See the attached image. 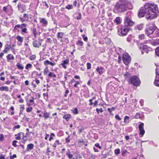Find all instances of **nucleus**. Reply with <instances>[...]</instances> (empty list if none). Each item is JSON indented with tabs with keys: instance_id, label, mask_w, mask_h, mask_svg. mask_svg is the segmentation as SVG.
<instances>
[{
	"instance_id": "obj_1",
	"label": "nucleus",
	"mask_w": 159,
	"mask_h": 159,
	"mask_svg": "<svg viewBox=\"0 0 159 159\" xmlns=\"http://www.w3.org/2000/svg\"><path fill=\"white\" fill-rule=\"evenodd\" d=\"M157 5L154 3H146L144 7H142L139 10L138 16L141 18L146 14L147 19H152L157 17V13L158 12Z\"/></svg>"
},
{
	"instance_id": "obj_2",
	"label": "nucleus",
	"mask_w": 159,
	"mask_h": 159,
	"mask_svg": "<svg viewBox=\"0 0 159 159\" xmlns=\"http://www.w3.org/2000/svg\"><path fill=\"white\" fill-rule=\"evenodd\" d=\"M132 8V4L127 0H119L116 2L114 10L116 12H122Z\"/></svg>"
},
{
	"instance_id": "obj_3",
	"label": "nucleus",
	"mask_w": 159,
	"mask_h": 159,
	"mask_svg": "<svg viewBox=\"0 0 159 159\" xmlns=\"http://www.w3.org/2000/svg\"><path fill=\"white\" fill-rule=\"evenodd\" d=\"M130 13L129 12H127L125 17L124 24L126 26H132L134 24V22L131 19V16H129Z\"/></svg>"
},
{
	"instance_id": "obj_4",
	"label": "nucleus",
	"mask_w": 159,
	"mask_h": 159,
	"mask_svg": "<svg viewBox=\"0 0 159 159\" xmlns=\"http://www.w3.org/2000/svg\"><path fill=\"white\" fill-rule=\"evenodd\" d=\"M130 81L131 84L136 86H139L141 83L139 79L136 76L131 77Z\"/></svg>"
},
{
	"instance_id": "obj_5",
	"label": "nucleus",
	"mask_w": 159,
	"mask_h": 159,
	"mask_svg": "<svg viewBox=\"0 0 159 159\" xmlns=\"http://www.w3.org/2000/svg\"><path fill=\"white\" fill-rule=\"evenodd\" d=\"M129 29L128 27H122L118 29V34L121 36H124L127 35Z\"/></svg>"
},
{
	"instance_id": "obj_6",
	"label": "nucleus",
	"mask_w": 159,
	"mask_h": 159,
	"mask_svg": "<svg viewBox=\"0 0 159 159\" xmlns=\"http://www.w3.org/2000/svg\"><path fill=\"white\" fill-rule=\"evenodd\" d=\"M123 60L125 65H128L131 62V58L128 53H125L123 54Z\"/></svg>"
},
{
	"instance_id": "obj_7",
	"label": "nucleus",
	"mask_w": 159,
	"mask_h": 159,
	"mask_svg": "<svg viewBox=\"0 0 159 159\" xmlns=\"http://www.w3.org/2000/svg\"><path fill=\"white\" fill-rule=\"evenodd\" d=\"M154 26L153 25H151L147 27L145 30L146 34L148 36L152 34L154 31Z\"/></svg>"
},
{
	"instance_id": "obj_8",
	"label": "nucleus",
	"mask_w": 159,
	"mask_h": 159,
	"mask_svg": "<svg viewBox=\"0 0 159 159\" xmlns=\"http://www.w3.org/2000/svg\"><path fill=\"white\" fill-rule=\"evenodd\" d=\"M144 124L141 123L139 125V127L140 132V134L143 136L145 133V131L143 128Z\"/></svg>"
},
{
	"instance_id": "obj_9",
	"label": "nucleus",
	"mask_w": 159,
	"mask_h": 159,
	"mask_svg": "<svg viewBox=\"0 0 159 159\" xmlns=\"http://www.w3.org/2000/svg\"><path fill=\"white\" fill-rule=\"evenodd\" d=\"M33 46L37 48H39V47L41 45V43L39 41L35 40L33 42Z\"/></svg>"
},
{
	"instance_id": "obj_10",
	"label": "nucleus",
	"mask_w": 159,
	"mask_h": 159,
	"mask_svg": "<svg viewBox=\"0 0 159 159\" xmlns=\"http://www.w3.org/2000/svg\"><path fill=\"white\" fill-rule=\"evenodd\" d=\"M140 49L143 50L144 52L147 53H148L149 52L148 49V46L145 45H141L139 47Z\"/></svg>"
},
{
	"instance_id": "obj_11",
	"label": "nucleus",
	"mask_w": 159,
	"mask_h": 159,
	"mask_svg": "<svg viewBox=\"0 0 159 159\" xmlns=\"http://www.w3.org/2000/svg\"><path fill=\"white\" fill-rule=\"evenodd\" d=\"M122 18L120 17H117L114 20V23H116V25L120 24L122 22Z\"/></svg>"
},
{
	"instance_id": "obj_12",
	"label": "nucleus",
	"mask_w": 159,
	"mask_h": 159,
	"mask_svg": "<svg viewBox=\"0 0 159 159\" xmlns=\"http://www.w3.org/2000/svg\"><path fill=\"white\" fill-rule=\"evenodd\" d=\"M69 63V60L68 59H66V60L63 61L62 63L61 64V65L62 66V67L65 69L67 68L66 66V64H68Z\"/></svg>"
},
{
	"instance_id": "obj_13",
	"label": "nucleus",
	"mask_w": 159,
	"mask_h": 159,
	"mask_svg": "<svg viewBox=\"0 0 159 159\" xmlns=\"http://www.w3.org/2000/svg\"><path fill=\"white\" fill-rule=\"evenodd\" d=\"M10 48H12L10 45L6 44L5 46V49L3 51V52L4 53H7Z\"/></svg>"
},
{
	"instance_id": "obj_14",
	"label": "nucleus",
	"mask_w": 159,
	"mask_h": 159,
	"mask_svg": "<svg viewBox=\"0 0 159 159\" xmlns=\"http://www.w3.org/2000/svg\"><path fill=\"white\" fill-rule=\"evenodd\" d=\"M34 145L32 143H30L27 145L26 150L28 151H30V150L33 149Z\"/></svg>"
},
{
	"instance_id": "obj_15",
	"label": "nucleus",
	"mask_w": 159,
	"mask_h": 159,
	"mask_svg": "<svg viewBox=\"0 0 159 159\" xmlns=\"http://www.w3.org/2000/svg\"><path fill=\"white\" fill-rule=\"evenodd\" d=\"M17 7L19 10L21 12H23L24 11V7L21 3H19L17 6Z\"/></svg>"
},
{
	"instance_id": "obj_16",
	"label": "nucleus",
	"mask_w": 159,
	"mask_h": 159,
	"mask_svg": "<svg viewBox=\"0 0 159 159\" xmlns=\"http://www.w3.org/2000/svg\"><path fill=\"white\" fill-rule=\"evenodd\" d=\"M103 68L101 67H98L96 69L97 71L100 75H102L103 72Z\"/></svg>"
},
{
	"instance_id": "obj_17",
	"label": "nucleus",
	"mask_w": 159,
	"mask_h": 159,
	"mask_svg": "<svg viewBox=\"0 0 159 159\" xmlns=\"http://www.w3.org/2000/svg\"><path fill=\"white\" fill-rule=\"evenodd\" d=\"M40 22L45 26H46L48 23L47 21L44 18H40Z\"/></svg>"
},
{
	"instance_id": "obj_18",
	"label": "nucleus",
	"mask_w": 159,
	"mask_h": 159,
	"mask_svg": "<svg viewBox=\"0 0 159 159\" xmlns=\"http://www.w3.org/2000/svg\"><path fill=\"white\" fill-rule=\"evenodd\" d=\"M43 116L44 117V119L45 120L49 118L50 116V113H48L46 111L43 112Z\"/></svg>"
},
{
	"instance_id": "obj_19",
	"label": "nucleus",
	"mask_w": 159,
	"mask_h": 159,
	"mask_svg": "<svg viewBox=\"0 0 159 159\" xmlns=\"http://www.w3.org/2000/svg\"><path fill=\"white\" fill-rule=\"evenodd\" d=\"M44 63L45 65L46 64H48L52 66H54L56 65V63H52V62H50L48 60H47L44 61Z\"/></svg>"
},
{
	"instance_id": "obj_20",
	"label": "nucleus",
	"mask_w": 159,
	"mask_h": 159,
	"mask_svg": "<svg viewBox=\"0 0 159 159\" xmlns=\"http://www.w3.org/2000/svg\"><path fill=\"white\" fill-rule=\"evenodd\" d=\"M154 84L156 86L159 87V76H156Z\"/></svg>"
},
{
	"instance_id": "obj_21",
	"label": "nucleus",
	"mask_w": 159,
	"mask_h": 159,
	"mask_svg": "<svg viewBox=\"0 0 159 159\" xmlns=\"http://www.w3.org/2000/svg\"><path fill=\"white\" fill-rule=\"evenodd\" d=\"M126 79H129L130 80L131 77V75L128 72H126L125 74L124 75Z\"/></svg>"
},
{
	"instance_id": "obj_22",
	"label": "nucleus",
	"mask_w": 159,
	"mask_h": 159,
	"mask_svg": "<svg viewBox=\"0 0 159 159\" xmlns=\"http://www.w3.org/2000/svg\"><path fill=\"white\" fill-rule=\"evenodd\" d=\"M64 35V34L62 32H58L57 35V37L58 39L60 38L61 39V40H62L63 36Z\"/></svg>"
},
{
	"instance_id": "obj_23",
	"label": "nucleus",
	"mask_w": 159,
	"mask_h": 159,
	"mask_svg": "<svg viewBox=\"0 0 159 159\" xmlns=\"http://www.w3.org/2000/svg\"><path fill=\"white\" fill-rule=\"evenodd\" d=\"M22 134L23 136H24V134L22 133H19L18 135L16 134L15 136H16V139L17 140H20L21 139L20 135Z\"/></svg>"
},
{
	"instance_id": "obj_24",
	"label": "nucleus",
	"mask_w": 159,
	"mask_h": 159,
	"mask_svg": "<svg viewBox=\"0 0 159 159\" xmlns=\"http://www.w3.org/2000/svg\"><path fill=\"white\" fill-rule=\"evenodd\" d=\"M0 90L1 91H5L7 92L9 90V88L7 86H2L0 87Z\"/></svg>"
},
{
	"instance_id": "obj_25",
	"label": "nucleus",
	"mask_w": 159,
	"mask_h": 159,
	"mask_svg": "<svg viewBox=\"0 0 159 159\" xmlns=\"http://www.w3.org/2000/svg\"><path fill=\"white\" fill-rule=\"evenodd\" d=\"M7 58L8 61L9 60H13L14 59V57L11 54H9L8 55L7 57Z\"/></svg>"
},
{
	"instance_id": "obj_26",
	"label": "nucleus",
	"mask_w": 159,
	"mask_h": 159,
	"mask_svg": "<svg viewBox=\"0 0 159 159\" xmlns=\"http://www.w3.org/2000/svg\"><path fill=\"white\" fill-rule=\"evenodd\" d=\"M27 25L26 24L23 23L21 25L18 24L17 25V26H18V28H20L21 29H23L24 27H26Z\"/></svg>"
},
{
	"instance_id": "obj_27",
	"label": "nucleus",
	"mask_w": 159,
	"mask_h": 159,
	"mask_svg": "<svg viewBox=\"0 0 159 159\" xmlns=\"http://www.w3.org/2000/svg\"><path fill=\"white\" fill-rule=\"evenodd\" d=\"M16 38L19 42H20L21 43H22L23 41V38L21 37L19 35H18Z\"/></svg>"
},
{
	"instance_id": "obj_28",
	"label": "nucleus",
	"mask_w": 159,
	"mask_h": 159,
	"mask_svg": "<svg viewBox=\"0 0 159 159\" xmlns=\"http://www.w3.org/2000/svg\"><path fill=\"white\" fill-rule=\"evenodd\" d=\"M16 66L17 68L19 70H22L24 69V67L22 66L21 64L19 62L17 63Z\"/></svg>"
},
{
	"instance_id": "obj_29",
	"label": "nucleus",
	"mask_w": 159,
	"mask_h": 159,
	"mask_svg": "<svg viewBox=\"0 0 159 159\" xmlns=\"http://www.w3.org/2000/svg\"><path fill=\"white\" fill-rule=\"evenodd\" d=\"M70 117L71 116L70 114H67L64 115L63 116V118L64 119H65L67 121H68Z\"/></svg>"
},
{
	"instance_id": "obj_30",
	"label": "nucleus",
	"mask_w": 159,
	"mask_h": 159,
	"mask_svg": "<svg viewBox=\"0 0 159 159\" xmlns=\"http://www.w3.org/2000/svg\"><path fill=\"white\" fill-rule=\"evenodd\" d=\"M76 44L79 46H82L83 45V42L81 40H78L76 42Z\"/></svg>"
},
{
	"instance_id": "obj_31",
	"label": "nucleus",
	"mask_w": 159,
	"mask_h": 159,
	"mask_svg": "<svg viewBox=\"0 0 159 159\" xmlns=\"http://www.w3.org/2000/svg\"><path fill=\"white\" fill-rule=\"evenodd\" d=\"M66 155L68 156V157L70 159H75L73 157V156L72 154L70 153L69 152L66 153Z\"/></svg>"
},
{
	"instance_id": "obj_32",
	"label": "nucleus",
	"mask_w": 159,
	"mask_h": 159,
	"mask_svg": "<svg viewBox=\"0 0 159 159\" xmlns=\"http://www.w3.org/2000/svg\"><path fill=\"white\" fill-rule=\"evenodd\" d=\"M33 33L34 34V37L36 38V35L37 34V33L36 31V29L35 28H34L33 29Z\"/></svg>"
},
{
	"instance_id": "obj_33",
	"label": "nucleus",
	"mask_w": 159,
	"mask_h": 159,
	"mask_svg": "<svg viewBox=\"0 0 159 159\" xmlns=\"http://www.w3.org/2000/svg\"><path fill=\"white\" fill-rule=\"evenodd\" d=\"M136 28L138 30H141L143 28V25H138L136 26Z\"/></svg>"
},
{
	"instance_id": "obj_34",
	"label": "nucleus",
	"mask_w": 159,
	"mask_h": 159,
	"mask_svg": "<svg viewBox=\"0 0 159 159\" xmlns=\"http://www.w3.org/2000/svg\"><path fill=\"white\" fill-rule=\"evenodd\" d=\"M156 55L159 57V46L156 48L155 50Z\"/></svg>"
},
{
	"instance_id": "obj_35",
	"label": "nucleus",
	"mask_w": 159,
	"mask_h": 159,
	"mask_svg": "<svg viewBox=\"0 0 159 159\" xmlns=\"http://www.w3.org/2000/svg\"><path fill=\"white\" fill-rule=\"evenodd\" d=\"M32 67V65L31 64H28L25 66V68L28 70L29 68H31Z\"/></svg>"
},
{
	"instance_id": "obj_36",
	"label": "nucleus",
	"mask_w": 159,
	"mask_h": 159,
	"mask_svg": "<svg viewBox=\"0 0 159 159\" xmlns=\"http://www.w3.org/2000/svg\"><path fill=\"white\" fill-rule=\"evenodd\" d=\"M120 150L119 148H117L115 150L114 152L115 154L118 155L120 153Z\"/></svg>"
},
{
	"instance_id": "obj_37",
	"label": "nucleus",
	"mask_w": 159,
	"mask_h": 159,
	"mask_svg": "<svg viewBox=\"0 0 159 159\" xmlns=\"http://www.w3.org/2000/svg\"><path fill=\"white\" fill-rule=\"evenodd\" d=\"M49 77H56V75L53 72H50L48 74Z\"/></svg>"
},
{
	"instance_id": "obj_38",
	"label": "nucleus",
	"mask_w": 159,
	"mask_h": 159,
	"mask_svg": "<svg viewBox=\"0 0 159 159\" xmlns=\"http://www.w3.org/2000/svg\"><path fill=\"white\" fill-rule=\"evenodd\" d=\"M49 70L48 69V67H47L44 70V75H47L49 72Z\"/></svg>"
},
{
	"instance_id": "obj_39",
	"label": "nucleus",
	"mask_w": 159,
	"mask_h": 159,
	"mask_svg": "<svg viewBox=\"0 0 159 159\" xmlns=\"http://www.w3.org/2000/svg\"><path fill=\"white\" fill-rule=\"evenodd\" d=\"M96 111L97 112L98 114H99V112H100V113H102L103 112V110L102 108H101L100 109L97 108L96 109Z\"/></svg>"
},
{
	"instance_id": "obj_40",
	"label": "nucleus",
	"mask_w": 159,
	"mask_h": 159,
	"mask_svg": "<svg viewBox=\"0 0 159 159\" xmlns=\"http://www.w3.org/2000/svg\"><path fill=\"white\" fill-rule=\"evenodd\" d=\"M36 56L35 55H33L31 56L30 57V59L31 60H34L36 58Z\"/></svg>"
},
{
	"instance_id": "obj_41",
	"label": "nucleus",
	"mask_w": 159,
	"mask_h": 159,
	"mask_svg": "<svg viewBox=\"0 0 159 159\" xmlns=\"http://www.w3.org/2000/svg\"><path fill=\"white\" fill-rule=\"evenodd\" d=\"M115 110V108L114 107H112L111 108H108L107 109V111L109 112L110 113H111L112 111Z\"/></svg>"
},
{
	"instance_id": "obj_42",
	"label": "nucleus",
	"mask_w": 159,
	"mask_h": 159,
	"mask_svg": "<svg viewBox=\"0 0 159 159\" xmlns=\"http://www.w3.org/2000/svg\"><path fill=\"white\" fill-rule=\"evenodd\" d=\"M55 136V134L54 133H52L50 135V138L49 139V140L50 141H51V140H52L53 139V137Z\"/></svg>"
},
{
	"instance_id": "obj_43",
	"label": "nucleus",
	"mask_w": 159,
	"mask_h": 159,
	"mask_svg": "<svg viewBox=\"0 0 159 159\" xmlns=\"http://www.w3.org/2000/svg\"><path fill=\"white\" fill-rule=\"evenodd\" d=\"M73 7L72 5H68L66 7V8L68 10H70L72 9Z\"/></svg>"
},
{
	"instance_id": "obj_44",
	"label": "nucleus",
	"mask_w": 159,
	"mask_h": 159,
	"mask_svg": "<svg viewBox=\"0 0 159 159\" xmlns=\"http://www.w3.org/2000/svg\"><path fill=\"white\" fill-rule=\"evenodd\" d=\"M129 119V117L128 116H125L124 118V122L126 123Z\"/></svg>"
},
{
	"instance_id": "obj_45",
	"label": "nucleus",
	"mask_w": 159,
	"mask_h": 159,
	"mask_svg": "<svg viewBox=\"0 0 159 159\" xmlns=\"http://www.w3.org/2000/svg\"><path fill=\"white\" fill-rule=\"evenodd\" d=\"M27 29L26 28H24L23 29H22V30H21V33H22V34H23L22 33H27Z\"/></svg>"
},
{
	"instance_id": "obj_46",
	"label": "nucleus",
	"mask_w": 159,
	"mask_h": 159,
	"mask_svg": "<svg viewBox=\"0 0 159 159\" xmlns=\"http://www.w3.org/2000/svg\"><path fill=\"white\" fill-rule=\"evenodd\" d=\"M73 113L75 114H77L78 113V109L76 108H75L73 110Z\"/></svg>"
},
{
	"instance_id": "obj_47",
	"label": "nucleus",
	"mask_w": 159,
	"mask_h": 159,
	"mask_svg": "<svg viewBox=\"0 0 159 159\" xmlns=\"http://www.w3.org/2000/svg\"><path fill=\"white\" fill-rule=\"evenodd\" d=\"M144 34H141L139 35V38L140 39H144Z\"/></svg>"
},
{
	"instance_id": "obj_48",
	"label": "nucleus",
	"mask_w": 159,
	"mask_h": 159,
	"mask_svg": "<svg viewBox=\"0 0 159 159\" xmlns=\"http://www.w3.org/2000/svg\"><path fill=\"white\" fill-rule=\"evenodd\" d=\"M115 118L116 120H117L119 121H120L121 120V118L118 115H116Z\"/></svg>"
},
{
	"instance_id": "obj_49",
	"label": "nucleus",
	"mask_w": 159,
	"mask_h": 159,
	"mask_svg": "<svg viewBox=\"0 0 159 159\" xmlns=\"http://www.w3.org/2000/svg\"><path fill=\"white\" fill-rule=\"evenodd\" d=\"M87 68L88 69H90L91 68V65L88 62L87 64Z\"/></svg>"
},
{
	"instance_id": "obj_50",
	"label": "nucleus",
	"mask_w": 159,
	"mask_h": 159,
	"mask_svg": "<svg viewBox=\"0 0 159 159\" xmlns=\"http://www.w3.org/2000/svg\"><path fill=\"white\" fill-rule=\"evenodd\" d=\"M95 146L96 147H97L99 149H102V148L101 146L100 145L99 143H96L95 144Z\"/></svg>"
},
{
	"instance_id": "obj_51",
	"label": "nucleus",
	"mask_w": 159,
	"mask_h": 159,
	"mask_svg": "<svg viewBox=\"0 0 159 159\" xmlns=\"http://www.w3.org/2000/svg\"><path fill=\"white\" fill-rule=\"evenodd\" d=\"M32 110V107H29L26 108V111L27 112H31Z\"/></svg>"
},
{
	"instance_id": "obj_52",
	"label": "nucleus",
	"mask_w": 159,
	"mask_h": 159,
	"mask_svg": "<svg viewBox=\"0 0 159 159\" xmlns=\"http://www.w3.org/2000/svg\"><path fill=\"white\" fill-rule=\"evenodd\" d=\"M140 114L139 113H137L135 116V118L138 119L140 118Z\"/></svg>"
},
{
	"instance_id": "obj_53",
	"label": "nucleus",
	"mask_w": 159,
	"mask_h": 159,
	"mask_svg": "<svg viewBox=\"0 0 159 159\" xmlns=\"http://www.w3.org/2000/svg\"><path fill=\"white\" fill-rule=\"evenodd\" d=\"M16 143H17V141L16 140H14L13 142V143H12L13 145L15 147H16L17 145L16 144Z\"/></svg>"
},
{
	"instance_id": "obj_54",
	"label": "nucleus",
	"mask_w": 159,
	"mask_h": 159,
	"mask_svg": "<svg viewBox=\"0 0 159 159\" xmlns=\"http://www.w3.org/2000/svg\"><path fill=\"white\" fill-rule=\"evenodd\" d=\"M4 139V136L2 134H1L0 135V141H2Z\"/></svg>"
},
{
	"instance_id": "obj_55",
	"label": "nucleus",
	"mask_w": 159,
	"mask_h": 159,
	"mask_svg": "<svg viewBox=\"0 0 159 159\" xmlns=\"http://www.w3.org/2000/svg\"><path fill=\"white\" fill-rule=\"evenodd\" d=\"M78 15H79V16H77L76 17V19L79 20H80V19H81V14L80 13H78Z\"/></svg>"
},
{
	"instance_id": "obj_56",
	"label": "nucleus",
	"mask_w": 159,
	"mask_h": 159,
	"mask_svg": "<svg viewBox=\"0 0 159 159\" xmlns=\"http://www.w3.org/2000/svg\"><path fill=\"white\" fill-rule=\"evenodd\" d=\"M82 37L83 38L84 40L85 41H87L88 40V38L87 37H85V35H82Z\"/></svg>"
},
{
	"instance_id": "obj_57",
	"label": "nucleus",
	"mask_w": 159,
	"mask_h": 159,
	"mask_svg": "<svg viewBox=\"0 0 159 159\" xmlns=\"http://www.w3.org/2000/svg\"><path fill=\"white\" fill-rule=\"evenodd\" d=\"M69 93V90H66L65 91V94L64 95L65 97H66L68 94V93Z\"/></svg>"
},
{
	"instance_id": "obj_58",
	"label": "nucleus",
	"mask_w": 159,
	"mask_h": 159,
	"mask_svg": "<svg viewBox=\"0 0 159 159\" xmlns=\"http://www.w3.org/2000/svg\"><path fill=\"white\" fill-rule=\"evenodd\" d=\"M127 151L126 150H124L122 153V156H125L126 153L127 152Z\"/></svg>"
},
{
	"instance_id": "obj_59",
	"label": "nucleus",
	"mask_w": 159,
	"mask_h": 159,
	"mask_svg": "<svg viewBox=\"0 0 159 159\" xmlns=\"http://www.w3.org/2000/svg\"><path fill=\"white\" fill-rule=\"evenodd\" d=\"M70 136H68L67 138H66L65 139L67 143H69L70 142Z\"/></svg>"
},
{
	"instance_id": "obj_60",
	"label": "nucleus",
	"mask_w": 159,
	"mask_h": 159,
	"mask_svg": "<svg viewBox=\"0 0 159 159\" xmlns=\"http://www.w3.org/2000/svg\"><path fill=\"white\" fill-rule=\"evenodd\" d=\"M20 21L22 22H24L25 21H26V20L23 18L20 17Z\"/></svg>"
},
{
	"instance_id": "obj_61",
	"label": "nucleus",
	"mask_w": 159,
	"mask_h": 159,
	"mask_svg": "<svg viewBox=\"0 0 159 159\" xmlns=\"http://www.w3.org/2000/svg\"><path fill=\"white\" fill-rule=\"evenodd\" d=\"M20 125H16L15 126L13 129H19L20 127Z\"/></svg>"
},
{
	"instance_id": "obj_62",
	"label": "nucleus",
	"mask_w": 159,
	"mask_h": 159,
	"mask_svg": "<svg viewBox=\"0 0 159 159\" xmlns=\"http://www.w3.org/2000/svg\"><path fill=\"white\" fill-rule=\"evenodd\" d=\"M16 154H14L12 156H11V159H14V158H16Z\"/></svg>"
},
{
	"instance_id": "obj_63",
	"label": "nucleus",
	"mask_w": 159,
	"mask_h": 159,
	"mask_svg": "<svg viewBox=\"0 0 159 159\" xmlns=\"http://www.w3.org/2000/svg\"><path fill=\"white\" fill-rule=\"evenodd\" d=\"M156 36L159 37V30L156 31L155 32Z\"/></svg>"
},
{
	"instance_id": "obj_64",
	"label": "nucleus",
	"mask_w": 159,
	"mask_h": 159,
	"mask_svg": "<svg viewBox=\"0 0 159 159\" xmlns=\"http://www.w3.org/2000/svg\"><path fill=\"white\" fill-rule=\"evenodd\" d=\"M23 16L24 18H29V16L25 13L24 14Z\"/></svg>"
}]
</instances>
